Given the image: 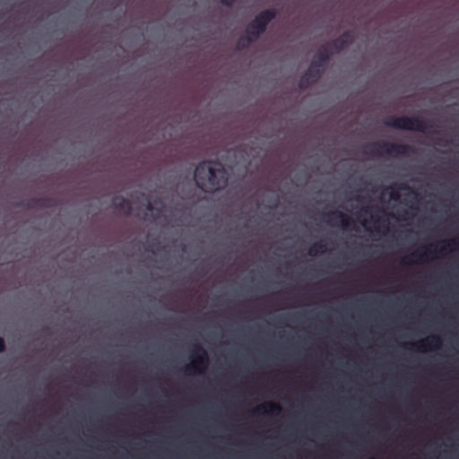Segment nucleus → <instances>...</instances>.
Instances as JSON below:
<instances>
[{"label":"nucleus","instance_id":"obj_1","mask_svg":"<svg viewBox=\"0 0 459 459\" xmlns=\"http://www.w3.org/2000/svg\"><path fill=\"white\" fill-rule=\"evenodd\" d=\"M195 182L205 193L223 189L228 184V172L221 162L203 161L195 170Z\"/></svg>","mask_w":459,"mask_h":459},{"label":"nucleus","instance_id":"obj_2","mask_svg":"<svg viewBox=\"0 0 459 459\" xmlns=\"http://www.w3.org/2000/svg\"><path fill=\"white\" fill-rule=\"evenodd\" d=\"M276 14L277 13L274 9H267L259 13L248 23L246 30L247 44L253 43L265 32L268 24L275 19Z\"/></svg>","mask_w":459,"mask_h":459},{"label":"nucleus","instance_id":"obj_3","mask_svg":"<svg viewBox=\"0 0 459 459\" xmlns=\"http://www.w3.org/2000/svg\"><path fill=\"white\" fill-rule=\"evenodd\" d=\"M385 125L395 129L417 131L424 133L433 127L432 123H427L417 117H390L385 121Z\"/></svg>","mask_w":459,"mask_h":459},{"label":"nucleus","instance_id":"obj_4","mask_svg":"<svg viewBox=\"0 0 459 459\" xmlns=\"http://www.w3.org/2000/svg\"><path fill=\"white\" fill-rule=\"evenodd\" d=\"M368 153L373 156H382L387 154L390 156H408L413 152L412 146L409 144L390 143V142H374L368 146Z\"/></svg>","mask_w":459,"mask_h":459},{"label":"nucleus","instance_id":"obj_5","mask_svg":"<svg viewBox=\"0 0 459 459\" xmlns=\"http://www.w3.org/2000/svg\"><path fill=\"white\" fill-rule=\"evenodd\" d=\"M208 366V355L206 351L199 344H195L191 353V364L187 366L185 372L191 374H203Z\"/></svg>","mask_w":459,"mask_h":459},{"label":"nucleus","instance_id":"obj_6","mask_svg":"<svg viewBox=\"0 0 459 459\" xmlns=\"http://www.w3.org/2000/svg\"><path fill=\"white\" fill-rule=\"evenodd\" d=\"M436 249H432L431 247H424V250H417L410 255V256L405 257L401 260L400 264L403 266L411 264H420L423 263L427 260L428 253H436Z\"/></svg>","mask_w":459,"mask_h":459},{"label":"nucleus","instance_id":"obj_7","mask_svg":"<svg viewBox=\"0 0 459 459\" xmlns=\"http://www.w3.org/2000/svg\"><path fill=\"white\" fill-rule=\"evenodd\" d=\"M441 345V339L437 335H430L426 339H422L416 343H411V348L418 351L424 352L428 350L437 349Z\"/></svg>","mask_w":459,"mask_h":459},{"label":"nucleus","instance_id":"obj_8","mask_svg":"<svg viewBox=\"0 0 459 459\" xmlns=\"http://www.w3.org/2000/svg\"><path fill=\"white\" fill-rule=\"evenodd\" d=\"M353 40V34L351 31H344L339 38L332 40L325 46L329 48L331 47L335 53H339L345 49Z\"/></svg>","mask_w":459,"mask_h":459},{"label":"nucleus","instance_id":"obj_9","mask_svg":"<svg viewBox=\"0 0 459 459\" xmlns=\"http://www.w3.org/2000/svg\"><path fill=\"white\" fill-rule=\"evenodd\" d=\"M331 56L332 54L329 51L327 46L323 45L314 55V57L311 61V65H313V67H316L318 69H322L323 71H325V65L330 60Z\"/></svg>","mask_w":459,"mask_h":459},{"label":"nucleus","instance_id":"obj_10","mask_svg":"<svg viewBox=\"0 0 459 459\" xmlns=\"http://www.w3.org/2000/svg\"><path fill=\"white\" fill-rule=\"evenodd\" d=\"M326 223L333 225L335 222H339L342 229H349L351 224V218L340 211H333L325 214Z\"/></svg>","mask_w":459,"mask_h":459},{"label":"nucleus","instance_id":"obj_11","mask_svg":"<svg viewBox=\"0 0 459 459\" xmlns=\"http://www.w3.org/2000/svg\"><path fill=\"white\" fill-rule=\"evenodd\" d=\"M112 205L116 210L122 212L126 216H129L132 212V204L130 201L122 195H116L112 199Z\"/></svg>","mask_w":459,"mask_h":459},{"label":"nucleus","instance_id":"obj_12","mask_svg":"<svg viewBox=\"0 0 459 459\" xmlns=\"http://www.w3.org/2000/svg\"><path fill=\"white\" fill-rule=\"evenodd\" d=\"M264 410V413H269L277 415L281 411V407L279 403L268 402L254 410V413H261V410Z\"/></svg>","mask_w":459,"mask_h":459},{"label":"nucleus","instance_id":"obj_13","mask_svg":"<svg viewBox=\"0 0 459 459\" xmlns=\"http://www.w3.org/2000/svg\"><path fill=\"white\" fill-rule=\"evenodd\" d=\"M389 188L391 189L389 195L392 200H397L400 197L398 193L399 190H410L412 192L411 188L405 183L395 184L389 186Z\"/></svg>","mask_w":459,"mask_h":459},{"label":"nucleus","instance_id":"obj_14","mask_svg":"<svg viewBox=\"0 0 459 459\" xmlns=\"http://www.w3.org/2000/svg\"><path fill=\"white\" fill-rule=\"evenodd\" d=\"M326 250V247L323 241L314 243L308 249V255L311 256L316 255L317 254H323Z\"/></svg>","mask_w":459,"mask_h":459},{"label":"nucleus","instance_id":"obj_15","mask_svg":"<svg viewBox=\"0 0 459 459\" xmlns=\"http://www.w3.org/2000/svg\"><path fill=\"white\" fill-rule=\"evenodd\" d=\"M311 71H306L305 74L301 76L299 82V87L300 89L306 90L315 82L312 81L310 76Z\"/></svg>","mask_w":459,"mask_h":459},{"label":"nucleus","instance_id":"obj_16","mask_svg":"<svg viewBox=\"0 0 459 459\" xmlns=\"http://www.w3.org/2000/svg\"><path fill=\"white\" fill-rule=\"evenodd\" d=\"M307 71H311L310 76L312 81L316 83L319 78L324 74V71L322 69H318L316 67H313V65L310 64L308 69Z\"/></svg>","mask_w":459,"mask_h":459},{"label":"nucleus","instance_id":"obj_17","mask_svg":"<svg viewBox=\"0 0 459 459\" xmlns=\"http://www.w3.org/2000/svg\"><path fill=\"white\" fill-rule=\"evenodd\" d=\"M140 195L146 201V205H145L146 210L149 212L153 211L154 210L153 204L149 200L148 196L144 193H141Z\"/></svg>","mask_w":459,"mask_h":459},{"label":"nucleus","instance_id":"obj_18","mask_svg":"<svg viewBox=\"0 0 459 459\" xmlns=\"http://www.w3.org/2000/svg\"><path fill=\"white\" fill-rule=\"evenodd\" d=\"M34 202L39 206H42V207L50 206V204H49L50 200L48 198H39V199L35 200Z\"/></svg>","mask_w":459,"mask_h":459},{"label":"nucleus","instance_id":"obj_19","mask_svg":"<svg viewBox=\"0 0 459 459\" xmlns=\"http://www.w3.org/2000/svg\"><path fill=\"white\" fill-rule=\"evenodd\" d=\"M249 45L250 44H247V36L242 37L239 39V40L238 42V48L244 49V48H247Z\"/></svg>","mask_w":459,"mask_h":459},{"label":"nucleus","instance_id":"obj_20","mask_svg":"<svg viewBox=\"0 0 459 459\" xmlns=\"http://www.w3.org/2000/svg\"><path fill=\"white\" fill-rule=\"evenodd\" d=\"M236 0H221L222 5L230 7L235 3Z\"/></svg>","mask_w":459,"mask_h":459},{"label":"nucleus","instance_id":"obj_21","mask_svg":"<svg viewBox=\"0 0 459 459\" xmlns=\"http://www.w3.org/2000/svg\"><path fill=\"white\" fill-rule=\"evenodd\" d=\"M4 350H5L4 340L2 337H0V352L4 351Z\"/></svg>","mask_w":459,"mask_h":459},{"label":"nucleus","instance_id":"obj_22","mask_svg":"<svg viewBox=\"0 0 459 459\" xmlns=\"http://www.w3.org/2000/svg\"><path fill=\"white\" fill-rule=\"evenodd\" d=\"M452 245L453 246L457 245V242L455 239H450V240L446 241V247H450Z\"/></svg>","mask_w":459,"mask_h":459},{"label":"nucleus","instance_id":"obj_23","mask_svg":"<svg viewBox=\"0 0 459 459\" xmlns=\"http://www.w3.org/2000/svg\"><path fill=\"white\" fill-rule=\"evenodd\" d=\"M383 228H384L385 230H387V229H388V225H387V224H384V225H383Z\"/></svg>","mask_w":459,"mask_h":459},{"label":"nucleus","instance_id":"obj_24","mask_svg":"<svg viewBox=\"0 0 459 459\" xmlns=\"http://www.w3.org/2000/svg\"><path fill=\"white\" fill-rule=\"evenodd\" d=\"M448 143H449L448 142H446V143H440V144L445 146V145H447Z\"/></svg>","mask_w":459,"mask_h":459},{"label":"nucleus","instance_id":"obj_25","mask_svg":"<svg viewBox=\"0 0 459 459\" xmlns=\"http://www.w3.org/2000/svg\"><path fill=\"white\" fill-rule=\"evenodd\" d=\"M155 203L161 204V201L160 200H157V201H155Z\"/></svg>","mask_w":459,"mask_h":459},{"label":"nucleus","instance_id":"obj_26","mask_svg":"<svg viewBox=\"0 0 459 459\" xmlns=\"http://www.w3.org/2000/svg\"><path fill=\"white\" fill-rule=\"evenodd\" d=\"M445 249V247H442L439 251H443Z\"/></svg>","mask_w":459,"mask_h":459},{"label":"nucleus","instance_id":"obj_27","mask_svg":"<svg viewBox=\"0 0 459 459\" xmlns=\"http://www.w3.org/2000/svg\"><path fill=\"white\" fill-rule=\"evenodd\" d=\"M370 459H375V458H370Z\"/></svg>","mask_w":459,"mask_h":459}]
</instances>
